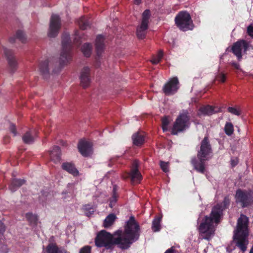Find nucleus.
Here are the masks:
<instances>
[{"label":"nucleus","mask_w":253,"mask_h":253,"mask_svg":"<svg viewBox=\"0 0 253 253\" xmlns=\"http://www.w3.org/2000/svg\"><path fill=\"white\" fill-rule=\"evenodd\" d=\"M140 235V227L134 216H131L126 222L124 231L118 230L113 235L105 231H101L95 239V245L98 247L110 248L113 245H117L122 249H127L134 242L138 240Z\"/></svg>","instance_id":"nucleus-1"},{"label":"nucleus","mask_w":253,"mask_h":253,"mask_svg":"<svg viewBox=\"0 0 253 253\" xmlns=\"http://www.w3.org/2000/svg\"><path fill=\"white\" fill-rule=\"evenodd\" d=\"M230 201L228 197H225L223 203L212 208L209 216H205L199 227L203 238L209 240L214 235L215 227L220 221L222 211L229 206Z\"/></svg>","instance_id":"nucleus-2"},{"label":"nucleus","mask_w":253,"mask_h":253,"mask_svg":"<svg viewBox=\"0 0 253 253\" xmlns=\"http://www.w3.org/2000/svg\"><path fill=\"white\" fill-rule=\"evenodd\" d=\"M211 146L208 137L205 136L202 140L200 149L197 152L198 160H197L195 158L191 160V164L194 169L197 171L203 173L205 169L204 162L208 160L211 158Z\"/></svg>","instance_id":"nucleus-3"},{"label":"nucleus","mask_w":253,"mask_h":253,"mask_svg":"<svg viewBox=\"0 0 253 253\" xmlns=\"http://www.w3.org/2000/svg\"><path fill=\"white\" fill-rule=\"evenodd\" d=\"M248 218L241 214L238 220L237 229L234 231V239L236 245L243 251L247 250L248 244Z\"/></svg>","instance_id":"nucleus-4"},{"label":"nucleus","mask_w":253,"mask_h":253,"mask_svg":"<svg viewBox=\"0 0 253 253\" xmlns=\"http://www.w3.org/2000/svg\"><path fill=\"white\" fill-rule=\"evenodd\" d=\"M62 50L59 58V67L53 70L55 73H58L61 69L67 64L70 59V50L71 47V41L68 34H65L62 37Z\"/></svg>","instance_id":"nucleus-5"},{"label":"nucleus","mask_w":253,"mask_h":253,"mask_svg":"<svg viewBox=\"0 0 253 253\" xmlns=\"http://www.w3.org/2000/svg\"><path fill=\"white\" fill-rule=\"evenodd\" d=\"M175 24L183 31L192 30L193 24L190 14L186 11H180L175 17Z\"/></svg>","instance_id":"nucleus-6"},{"label":"nucleus","mask_w":253,"mask_h":253,"mask_svg":"<svg viewBox=\"0 0 253 253\" xmlns=\"http://www.w3.org/2000/svg\"><path fill=\"white\" fill-rule=\"evenodd\" d=\"M190 126L189 117L186 112L180 114L174 122L172 128L171 133L177 134L178 132H181Z\"/></svg>","instance_id":"nucleus-7"},{"label":"nucleus","mask_w":253,"mask_h":253,"mask_svg":"<svg viewBox=\"0 0 253 253\" xmlns=\"http://www.w3.org/2000/svg\"><path fill=\"white\" fill-rule=\"evenodd\" d=\"M235 198L236 202L240 203L241 206L244 208L253 202V193L251 191H242L239 189L236 192Z\"/></svg>","instance_id":"nucleus-8"},{"label":"nucleus","mask_w":253,"mask_h":253,"mask_svg":"<svg viewBox=\"0 0 253 253\" xmlns=\"http://www.w3.org/2000/svg\"><path fill=\"white\" fill-rule=\"evenodd\" d=\"M61 27V22L59 16L52 14L51 16L48 36L50 38L56 37L58 34Z\"/></svg>","instance_id":"nucleus-9"},{"label":"nucleus","mask_w":253,"mask_h":253,"mask_svg":"<svg viewBox=\"0 0 253 253\" xmlns=\"http://www.w3.org/2000/svg\"><path fill=\"white\" fill-rule=\"evenodd\" d=\"M248 44L245 41L237 42L235 43L232 47V51L237 57L238 61L242 59V52H246L248 48Z\"/></svg>","instance_id":"nucleus-10"},{"label":"nucleus","mask_w":253,"mask_h":253,"mask_svg":"<svg viewBox=\"0 0 253 253\" xmlns=\"http://www.w3.org/2000/svg\"><path fill=\"white\" fill-rule=\"evenodd\" d=\"M178 80L176 77L173 78L165 84L163 88L164 93L168 95L175 93L178 88Z\"/></svg>","instance_id":"nucleus-11"},{"label":"nucleus","mask_w":253,"mask_h":253,"mask_svg":"<svg viewBox=\"0 0 253 253\" xmlns=\"http://www.w3.org/2000/svg\"><path fill=\"white\" fill-rule=\"evenodd\" d=\"M78 148L80 153L84 157L89 156L92 153V144L88 141L81 140Z\"/></svg>","instance_id":"nucleus-12"},{"label":"nucleus","mask_w":253,"mask_h":253,"mask_svg":"<svg viewBox=\"0 0 253 253\" xmlns=\"http://www.w3.org/2000/svg\"><path fill=\"white\" fill-rule=\"evenodd\" d=\"M139 162L135 160L132 165V168L130 173L131 180L132 183H139L142 179V176L138 170Z\"/></svg>","instance_id":"nucleus-13"},{"label":"nucleus","mask_w":253,"mask_h":253,"mask_svg":"<svg viewBox=\"0 0 253 253\" xmlns=\"http://www.w3.org/2000/svg\"><path fill=\"white\" fill-rule=\"evenodd\" d=\"M80 79L81 85L84 87H87L90 83V69L87 67H84L80 73Z\"/></svg>","instance_id":"nucleus-14"},{"label":"nucleus","mask_w":253,"mask_h":253,"mask_svg":"<svg viewBox=\"0 0 253 253\" xmlns=\"http://www.w3.org/2000/svg\"><path fill=\"white\" fill-rule=\"evenodd\" d=\"M2 49L5 56L7 57L10 71L13 73L16 70L17 66L16 59L12 55V53L11 50L5 47H2Z\"/></svg>","instance_id":"nucleus-15"},{"label":"nucleus","mask_w":253,"mask_h":253,"mask_svg":"<svg viewBox=\"0 0 253 253\" xmlns=\"http://www.w3.org/2000/svg\"><path fill=\"white\" fill-rule=\"evenodd\" d=\"M49 60L46 59L41 62L39 70L41 74L44 78H47L49 75Z\"/></svg>","instance_id":"nucleus-16"},{"label":"nucleus","mask_w":253,"mask_h":253,"mask_svg":"<svg viewBox=\"0 0 253 253\" xmlns=\"http://www.w3.org/2000/svg\"><path fill=\"white\" fill-rule=\"evenodd\" d=\"M133 143L136 146H140L144 142V135L142 132H137L132 136Z\"/></svg>","instance_id":"nucleus-17"},{"label":"nucleus","mask_w":253,"mask_h":253,"mask_svg":"<svg viewBox=\"0 0 253 253\" xmlns=\"http://www.w3.org/2000/svg\"><path fill=\"white\" fill-rule=\"evenodd\" d=\"M217 112V111H215L213 107L207 105L205 106L201 107L198 112L199 115H211Z\"/></svg>","instance_id":"nucleus-18"},{"label":"nucleus","mask_w":253,"mask_h":253,"mask_svg":"<svg viewBox=\"0 0 253 253\" xmlns=\"http://www.w3.org/2000/svg\"><path fill=\"white\" fill-rule=\"evenodd\" d=\"M51 160L55 163L60 160V150L58 146H54L50 152Z\"/></svg>","instance_id":"nucleus-19"},{"label":"nucleus","mask_w":253,"mask_h":253,"mask_svg":"<svg viewBox=\"0 0 253 253\" xmlns=\"http://www.w3.org/2000/svg\"><path fill=\"white\" fill-rule=\"evenodd\" d=\"M104 37L101 35H98L96 37L95 45L96 52L98 55L101 54L104 48Z\"/></svg>","instance_id":"nucleus-20"},{"label":"nucleus","mask_w":253,"mask_h":253,"mask_svg":"<svg viewBox=\"0 0 253 253\" xmlns=\"http://www.w3.org/2000/svg\"><path fill=\"white\" fill-rule=\"evenodd\" d=\"M62 169L69 173L73 174V175H78L79 174V172L77 169L75 168L74 166L69 163H63L62 165Z\"/></svg>","instance_id":"nucleus-21"},{"label":"nucleus","mask_w":253,"mask_h":253,"mask_svg":"<svg viewBox=\"0 0 253 253\" xmlns=\"http://www.w3.org/2000/svg\"><path fill=\"white\" fill-rule=\"evenodd\" d=\"M36 132L34 130L29 131L25 133L22 137L23 142L26 144H31L34 141V136Z\"/></svg>","instance_id":"nucleus-22"},{"label":"nucleus","mask_w":253,"mask_h":253,"mask_svg":"<svg viewBox=\"0 0 253 253\" xmlns=\"http://www.w3.org/2000/svg\"><path fill=\"white\" fill-rule=\"evenodd\" d=\"M24 183V180L13 179L9 186V189L12 192H14Z\"/></svg>","instance_id":"nucleus-23"},{"label":"nucleus","mask_w":253,"mask_h":253,"mask_svg":"<svg viewBox=\"0 0 253 253\" xmlns=\"http://www.w3.org/2000/svg\"><path fill=\"white\" fill-rule=\"evenodd\" d=\"M116 219V216L111 213L109 214L104 220L103 226L105 228L110 227L114 222Z\"/></svg>","instance_id":"nucleus-24"},{"label":"nucleus","mask_w":253,"mask_h":253,"mask_svg":"<svg viewBox=\"0 0 253 253\" xmlns=\"http://www.w3.org/2000/svg\"><path fill=\"white\" fill-rule=\"evenodd\" d=\"M150 16V11L148 9L145 10L142 14V20L141 24L142 27L146 28V26H148L149 19Z\"/></svg>","instance_id":"nucleus-25"},{"label":"nucleus","mask_w":253,"mask_h":253,"mask_svg":"<svg viewBox=\"0 0 253 253\" xmlns=\"http://www.w3.org/2000/svg\"><path fill=\"white\" fill-rule=\"evenodd\" d=\"M92 46L88 43L84 44L81 48L82 51L86 57H89L92 52Z\"/></svg>","instance_id":"nucleus-26"},{"label":"nucleus","mask_w":253,"mask_h":253,"mask_svg":"<svg viewBox=\"0 0 253 253\" xmlns=\"http://www.w3.org/2000/svg\"><path fill=\"white\" fill-rule=\"evenodd\" d=\"M162 217H158L155 218L152 222V228L153 231L158 232L161 229V221Z\"/></svg>","instance_id":"nucleus-27"},{"label":"nucleus","mask_w":253,"mask_h":253,"mask_svg":"<svg viewBox=\"0 0 253 253\" xmlns=\"http://www.w3.org/2000/svg\"><path fill=\"white\" fill-rule=\"evenodd\" d=\"M60 250L53 243L49 244L46 248L47 253H59Z\"/></svg>","instance_id":"nucleus-28"},{"label":"nucleus","mask_w":253,"mask_h":253,"mask_svg":"<svg viewBox=\"0 0 253 253\" xmlns=\"http://www.w3.org/2000/svg\"><path fill=\"white\" fill-rule=\"evenodd\" d=\"M148 28V26H146V28H144L142 27V25H141L140 27L137 29V36L139 39H142L144 38L146 35V31Z\"/></svg>","instance_id":"nucleus-29"},{"label":"nucleus","mask_w":253,"mask_h":253,"mask_svg":"<svg viewBox=\"0 0 253 253\" xmlns=\"http://www.w3.org/2000/svg\"><path fill=\"white\" fill-rule=\"evenodd\" d=\"M26 218L31 224H36L38 221L37 216L32 213H26Z\"/></svg>","instance_id":"nucleus-30"},{"label":"nucleus","mask_w":253,"mask_h":253,"mask_svg":"<svg viewBox=\"0 0 253 253\" xmlns=\"http://www.w3.org/2000/svg\"><path fill=\"white\" fill-rule=\"evenodd\" d=\"M224 130L227 135H231L234 132L233 124L230 122L226 123L224 127Z\"/></svg>","instance_id":"nucleus-31"},{"label":"nucleus","mask_w":253,"mask_h":253,"mask_svg":"<svg viewBox=\"0 0 253 253\" xmlns=\"http://www.w3.org/2000/svg\"><path fill=\"white\" fill-rule=\"evenodd\" d=\"M164 55L163 50H160L156 56L153 57V59L151 60V62L154 64L158 63L162 59Z\"/></svg>","instance_id":"nucleus-32"},{"label":"nucleus","mask_w":253,"mask_h":253,"mask_svg":"<svg viewBox=\"0 0 253 253\" xmlns=\"http://www.w3.org/2000/svg\"><path fill=\"white\" fill-rule=\"evenodd\" d=\"M79 24L80 26V27L82 30H85L87 28V27L89 26V23L85 19L84 17L82 18L79 22Z\"/></svg>","instance_id":"nucleus-33"},{"label":"nucleus","mask_w":253,"mask_h":253,"mask_svg":"<svg viewBox=\"0 0 253 253\" xmlns=\"http://www.w3.org/2000/svg\"><path fill=\"white\" fill-rule=\"evenodd\" d=\"M16 37L19 39L22 42H24L26 40V38L22 31H18L16 33Z\"/></svg>","instance_id":"nucleus-34"},{"label":"nucleus","mask_w":253,"mask_h":253,"mask_svg":"<svg viewBox=\"0 0 253 253\" xmlns=\"http://www.w3.org/2000/svg\"><path fill=\"white\" fill-rule=\"evenodd\" d=\"M169 123V121L168 117H165L162 119V128L163 131L168 130V126Z\"/></svg>","instance_id":"nucleus-35"},{"label":"nucleus","mask_w":253,"mask_h":253,"mask_svg":"<svg viewBox=\"0 0 253 253\" xmlns=\"http://www.w3.org/2000/svg\"><path fill=\"white\" fill-rule=\"evenodd\" d=\"M228 111L231 114L236 116H239L241 114V111L236 108L229 107L228 108Z\"/></svg>","instance_id":"nucleus-36"},{"label":"nucleus","mask_w":253,"mask_h":253,"mask_svg":"<svg viewBox=\"0 0 253 253\" xmlns=\"http://www.w3.org/2000/svg\"><path fill=\"white\" fill-rule=\"evenodd\" d=\"M160 166L162 170L167 172L169 171V163L163 161L160 162Z\"/></svg>","instance_id":"nucleus-37"},{"label":"nucleus","mask_w":253,"mask_h":253,"mask_svg":"<svg viewBox=\"0 0 253 253\" xmlns=\"http://www.w3.org/2000/svg\"><path fill=\"white\" fill-rule=\"evenodd\" d=\"M91 247L89 246H86L82 248L79 253H90Z\"/></svg>","instance_id":"nucleus-38"},{"label":"nucleus","mask_w":253,"mask_h":253,"mask_svg":"<svg viewBox=\"0 0 253 253\" xmlns=\"http://www.w3.org/2000/svg\"><path fill=\"white\" fill-rule=\"evenodd\" d=\"M216 79L221 82H224L226 80V76L223 73H221L216 76Z\"/></svg>","instance_id":"nucleus-39"},{"label":"nucleus","mask_w":253,"mask_h":253,"mask_svg":"<svg viewBox=\"0 0 253 253\" xmlns=\"http://www.w3.org/2000/svg\"><path fill=\"white\" fill-rule=\"evenodd\" d=\"M9 130L10 131L13 133L14 136H16L17 134V132L16 130L15 126L12 124H10L9 126Z\"/></svg>","instance_id":"nucleus-40"},{"label":"nucleus","mask_w":253,"mask_h":253,"mask_svg":"<svg viewBox=\"0 0 253 253\" xmlns=\"http://www.w3.org/2000/svg\"><path fill=\"white\" fill-rule=\"evenodd\" d=\"M247 33L249 36L253 37V27L250 25L247 28Z\"/></svg>","instance_id":"nucleus-41"},{"label":"nucleus","mask_w":253,"mask_h":253,"mask_svg":"<svg viewBox=\"0 0 253 253\" xmlns=\"http://www.w3.org/2000/svg\"><path fill=\"white\" fill-rule=\"evenodd\" d=\"M230 64L236 69L240 70V66L239 64L236 63V62L232 61L230 62Z\"/></svg>","instance_id":"nucleus-42"},{"label":"nucleus","mask_w":253,"mask_h":253,"mask_svg":"<svg viewBox=\"0 0 253 253\" xmlns=\"http://www.w3.org/2000/svg\"><path fill=\"white\" fill-rule=\"evenodd\" d=\"M238 163V161L237 159L231 160V165L233 167L235 166Z\"/></svg>","instance_id":"nucleus-43"},{"label":"nucleus","mask_w":253,"mask_h":253,"mask_svg":"<svg viewBox=\"0 0 253 253\" xmlns=\"http://www.w3.org/2000/svg\"><path fill=\"white\" fill-rule=\"evenodd\" d=\"M80 38H81L80 37V34L79 33V32H76L75 33V40L77 41L78 40V39H80Z\"/></svg>","instance_id":"nucleus-44"},{"label":"nucleus","mask_w":253,"mask_h":253,"mask_svg":"<svg viewBox=\"0 0 253 253\" xmlns=\"http://www.w3.org/2000/svg\"><path fill=\"white\" fill-rule=\"evenodd\" d=\"M174 250L173 247L167 250L165 253H174Z\"/></svg>","instance_id":"nucleus-45"},{"label":"nucleus","mask_w":253,"mask_h":253,"mask_svg":"<svg viewBox=\"0 0 253 253\" xmlns=\"http://www.w3.org/2000/svg\"><path fill=\"white\" fill-rule=\"evenodd\" d=\"M59 253H70L69 252H67L64 249H61L60 252Z\"/></svg>","instance_id":"nucleus-46"},{"label":"nucleus","mask_w":253,"mask_h":253,"mask_svg":"<svg viewBox=\"0 0 253 253\" xmlns=\"http://www.w3.org/2000/svg\"><path fill=\"white\" fill-rule=\"evenodd\" d=\"M134 3L136 4H139L141 3V0H134Z\"/></svg>","instance_id":"nucleus-47"},{"label":"nucleus","mask_w":253,"mask_h":253,"mask_svg":"<svg viewBox=\"0 0 253 253\" xmlns=\"http://www.w3.org/2000/svg\"><path fill=\"white\" fill-rule=\"evenodd\" d=\"M93 212H94V210H93V209L92 208H91V209H90L89 211V214H91L93 213Z\"/></svg>","instance_id":"nucleus-48"},{"label":"nucleus","mask_w":253,"mask_h":253,"mask_svg":"<svg viewBox=\"0 0 253 253\" xmlns=\"http://www.w3.org/2000/svg\"><path fill=\"white\" fill-rule=\"evenodd\" d=\"M14 40V39H13V38H10V42H14V40Z\"/></svg>","instance_id":"nucleus-49"},{"label":"nucleus","mask_w":253,"mask_h":253,"mask_svg":"<svg viewBox=\"0 0 253 253\" xmlns=\"http://www.w3.org/2000/svg\"><path fill=\"white\" fill-rule=\"evenodd\" d=\"M87 209H88V206H84V210H86Z\"/></svg>","instance_id":"nucleus-50"},{"label":"nucleus","mask_w":253,"mask_h":253,"mask_svg":"<svg viewBox=\"0 0 253 253\" xmlns=\"http://www.w3.org/2000/svg\"><path fill=\"white\" fill-rule=\"evenodd\" d=\"M86 215H87V216H88V215H89L88 213H87V212H86Z\"/></svg>","instance_id":"nucleus-51"}]
</instances>
